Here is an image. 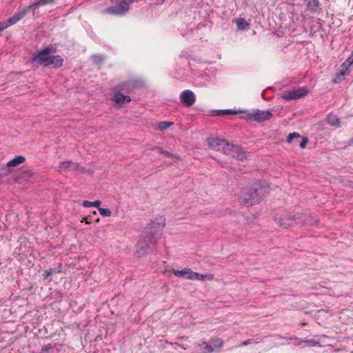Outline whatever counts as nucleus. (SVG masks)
<instances>
[{"mask_svg":"<svg viewBox=\"0 0 353 353\" xmlns=\"http://www.w3.org/2000/svg\"><path fill=\"white\" fill-rule=\"evenodd\" d=\"M245 119L252 121L261 123L272 117V113L269 110H252L245 112Z\"/></svg>","mask_w":353,"mask_h":353,"instance_id":"4","label":"nucleus"},{"mask_svg":"<svg viewBox=\"0 0 353 353\" xmlns=\"http://www.w3.org/2000/svg\"><path fill=\"white\" fill-rule=\"evenodd\" d=\"M353 66V52L350 56L341 64V70L339 73L336 74V78L334 79V82L336 83L341 81L342 77L347 75L350 72V68Z\"/></svg>","mask_w":353,"mask_h":353,"instance_id":"7","label":"nucleus"},{"mask_svg":"<svg viewBox=\"0 0 353 353\" xmlns=\"http://www.w3.org/2000/svg\"><path fill=\"white\" fill-rule=\"evenodd\" d=\"M252 343L251 339L243 341L239 346H245L251 344Z\"/></svg>","mask_w":353,"mask_h":353,"instance_id":"38","label":"nucleus"},{"mask_svg":"<svg viewBox=\"0 0 353 353\" xmlns=\"http://www.w3.org/2000/svg\"><path fill=\"white\" fill-rule=\"evenodd\" d=\"M200 281H212L214 279V275L212 274H200Z\"/></svg>","mask_w":353,"mask_h":353,"instance_id":"31","label":"nucleus"},{"mask_svg":"<svg viewBox=\"0 0 353 353\" xmlns=\"http://www.w3.org/2000/svg\"><path fill=\"white\" fill-rule=\"evenodd\" d=\"M98 210L101 216H110L111 215V211L108 208H102L100 206L98 208Z\"/></svg>","mask_w":353,"mask_h":353,"instance_id":"29","label":"nucleus"},{"mask_svg":"<svg viewBox=\"0 0 353 353\" xmlns=\"http://www.w3.org/2000/svg\"><path fill=\"white\" fill-rule=\"evenodd\" d=\"M101 205V201L99 200H97L95 201H84L83 202V205L85 208H90L92 206H94L97 208H99Z\"/></svg>","mask_w":353,"mask_h":353,"instance_id":"27","label":"nucleus"},{"mask_svg":"<svg viewBox=\"0 0 353 353\" xmlns=\"http://www.w3.org/2000/svg\"><path fill=\"white\" fill-rule=\"evenodd\" d=\"M308 92L304 87L299 88L291 90H285L283 92L281 97L286 101H292L301 99Z\"/></svg>","mask_w":353,"mask_h":353,"instance_id":"6","label":"nucleus"},{"mask_svg":"<svg viewBox=\"0 0 353 353\" xmlns=\"http://www.w3.org/2000/svg\"><path fill=\"white\" fill-rule=\"evenodd\" d=\"M158 149L160 150V152L161 154H163L164 156L168 157H173V154L171 152H170L169 151L164 150L162 148H158Z\"/></svg>","mask_w":353,"mask_h":353,"instance_id":"34","label":"nucleus"},{"mask_svg":"<svg viewBox=\"0 0 353 353\" xmlns=\"http://www.w3.org/2000/svg\"><path fill=\"white\" fill-rule=\"evenodd\" d=\"M56 0H37L35 2L30 4L28 8L34 12L37 10L40 6H44L48 4L53 3Z\"/></svg>","mask_w":353,"mask_h":353,"instance_id":"19","label":"nucleus"},{"mask_svg":"<svg viewBox=\"0 0 353 353\" xmlns=\"http://www.w3.org/2000/svg\"><path fill=\"white\" fill-rule=\"evenodd\" d=\"M165 225L163 216H158L144 230V234L137 244V252L144 254L157 243Z\"/></svg>","mask_w":353,"mask_h":353,"instance_id":"1","label":"nucleus"},{"mask_svg":"<svg viewBox=\"0 0 353 353\" xmlns=\"http://www.w3.org/2000/svg\"><path fill=\"white\" fill-rule=\"evenodd\" d=\"M301 216H299V213H296L294 215H288L284 217L279 216L275 218V221L279 226L288 229L289 228L294 227L299 225V220Z\"/></svg>","mask_w":353,"mask_h":353,"instance_id":"5","label":"nucleus"},{"mask_svg":"<svg viewBox=\"0 0 353 353\" xmlns=\"http://www.w3.org/2000/svg\"><path fill=\"white\" fill-rule=\"evenodd\" d=\"M52 52V48L46 47L41 51L36 53L32 58V63H37L44 67L48 57H49L50 52Z\"/></svg>","mask_w":353,"mask_h":353,"instance_id":"9","label":"nucleus"},{"mask_svg":"<svg viewBox=\"0 0 353 353\" xmlns=\"http://www.w3.org/2000/svg\"><path fill=\"white\" fill-rule=\"evenodd\" d=\"M130 85V82H125V83H122L121 85V89L124 90H125V86L126 87H129Z\"/></svg>","mask_w":353,"mask_h":353,"instance_id":"39","label":"nucleus"},{"mask_svg":"<svg viewBox=\"0 0 353 353\" xmlns=\"http://www.w3.org/2000/svg\"><path fill=\"white\" fill-rule=\"evenodd\" d=\"M299 216H301V219L299 220V225H314L317 223L316 219L312 216L311 214H300Z\"/></svg>","mask_w":353,"mask_h":353,"instance_id":"16","label":"nucleus"},{"mask_svg":"<svg viewBox=\"0 0 353 353\" xmlns=\"http://www.w3.org/2000/svg\"><path fill=\"white\" fill-rule=\"evenodd\" d=\"M26 159L23 156H17L7 163L9 167H16L25 161Z\"/></svg>","mask_w":353,"mask_h":353,"instance_id":"22","label":"nucleus"},{"mask_svg":"<svg viewBox=\"0 0 353 353\" xmlns=\"http://www.w3.org/2000/svg\"><path fill=\"white\" fill-rule=\"evenodd\" d=\"M92 60L93 61L94 63L97 64H100L103 61L104 57L99 54H94L92 57Z\"/></svg>","mask_w":353,"mask_h":353,"instance_id":"30","label":"nucleus"},{"mask_svg":"<svg viewBox=\"0 0 353 353\" xmlns=\"http://www.w3.org/2000/svg\"><path fill=\"white\" fill-rule=\"evenodd\" d=\"M327 123L332 126H336V127L340 126V119L334 114H330L327 117Z\"/></svg>","mask_w":353,"mask_h":353,"instance_id":"23","label":"nucleus"},{"mask_svg":"<svg viewBox=\"0 0 353 353\" xmlns=\"http://www.w3.org/2000/svg\"><path fill=\"white\" fill-rule=\"evenodd\" d=\"M79 168L80 166L79 165V164L73 163L70 161L61 162L59 165V168L61 171L64 172L77 170L79 169Z\"/></svg>","mask_w":353,"mask_h":353,"instance_id":"17","label":"nucleus"},{"mask_svg":"<svg viewBox=\"0 0 353 353\" xmlns=\"http://www.w3.org/2000/svg\"><path fill=\"white\" fill-rule=\"evenodd\" d=\"M63 59L59 55H50L48 57L46 64H44V67H52L54 68H58L63 65Z\"/></svg>","mask_w":353,"mask_h":353,"instance_id":"13","label":"nucleus"},{"mask_svg":"<svg viewBox=\"0 0 353 353\" xmlns=\"http://www.w3.org/2000/svg\"><path fill=\"white\" fill-rule=\"evenodd\" d=\"M30 10L28 8V6L19 8L18 11L12 17L8 18L6 21H4L6 24L8 25V28L22 19L26 14L30 12Z\"/></svg>","mask_w":353,"mask_h":353,"instance_id":"10","label":"nucleus"},{"mask_svg":"<svg viewBox=\"0 0 353 353\" xmlns=\"http://www.w3.org/2000/svg\"><path fill=\"white\" fill-rule=\"evenodd\" d=\"M234 157H236L240 160H243L245 158V152L242 150L241 147L239 151H238V152H236V154L234 155Z\"/></svg>","mask_w":353,"mask_h":353,"instance_id":"33","label":"nucleus"},{"mask_svg":"<svg viewBox=\"0 0 353 353\" xmlns=\"http://www.w3.org/2000/svg\"><path fill=\"white\" fill-rule=\"evenodd\" d=\"M83 220L86 222V223H90V222L88 220V218H83V220H82V221H83Z\"/></svg>","mask_w":353,"mask_h":353,"instance_id":"42","label":"nucleus"},{"mask_svg":"<svg viewBox=\"0 0 353 353\" xmlns=\"http://www.w3.org/2000/svg\"><path fill=\"white\" fill-rule=\"evenodd\" d=\"M348 144L350 145H353V137L348 142Z\"/></svg>","mask_w":353,"mask_h":353,"instance_id":"41","label":"nucleus"},{"mask_svg":"<svg viewBox=\"0 0 353 353\" xmlns=\"http://www.w3.org/2000/svg\"><path fill=\"white\" fill-rule=\"evenodd\" d=\"M61 272V265L59 264L57 268H50L49 270H46L43 276H44L45 279H47L51 274L60 273Z\"/></svg>","mask_w":353,"mask_h":353,"instance_id":"25","label":"nucleus"},{"mask_svg":"<svg viewBox=\"0 0 353 353\" xmlns=\"http://www.w3.org/2000/svg\"><path fill=\"white\" fill-rule=\"evenodd\" d=\"M8 28V25L6 24L5 21L0 22V32Z\"/></svg>","mask_w":353,"mask_h":353,"instance_id":"36","label":"nucleus"},{"mask_svg":"<svg viewBox=\"0 0 353 353\" xmlns=\"http://www.w3.org/2000/svg\"><path fill=\"white\" fill-rule=\"evenodd\" d=\"M236 26L239 30H245L249 29L250 24L243 18H239L236 21Z\"/></svg>","mask_w":353,"mask_h":353,"instance_id":"24","label":"nucleus"},{"mask_svg":"<svg viewBox=\"0 0 353 353\" xmlns=\"http://www.w3.org/2000/svg\"><path fill=\"white\" fill-rule=\"evenodd\" d=\"M206 141L209 147L215 150H221L223 143H224V139L208 138Z\"/></svg>","mask_w":353,"mask_h":353,"instance_id":"18","label":"nucleus"},{"mask_svg":"<svg viewBox=\"0 0 353 353\" xmlns=\"http://www.w3.org/2000/svg\"><path fill=\"white\" fill-rule=\"evenodd\" d=\"M114 100L117 104L121 105L124 103H129L131 98L129 95H124L119 91L114 93Z\"/></svg>","mask_w":353,"mask_h":353,"instance_id":"20","label":"nucleus"},{"mask_svg":"<svg viewBox=\"0 0 353 353\" xmlns=\"http://www.w3.org/2000/svg\"><path fill=\"white\" fill-rule=\"evenodd\" d=\"M307 342V343H309V345H311V346H316V345H319V342H318V341H316V340H314V339L308 340Z\"/></svg>","mask_w":353,"mask_h":353,"instance_id":"35","label":"nucleus"},{"mask_svg":"<svg viewBox=\"0 0 353 353\" xmlns=\"http://www.w3.org/2000/svg\"><path fill=\"white\" fill-rule=\"evenodd\" d=\"M40 353H48L47 350H43Z\"/></svg>","mask_w":353,"mask_h":353,"instance_id":"43","label":"nucleus"},{"mask_svg":"<svg viewBox=\"0 0 353 353\" xmlns=\"http://www.w3.org/2000/svg\"><path fill=\"white\" fill-rule=\"evenodd\" d=\"M306 10L311 13H317L321 10L319 0H305Z\"/></svg>","mask_w":353,"mask_h":353,"instance_id":"15","label":"nucleus"},{"mask_svg":"<svg viewBox=\"0 0 353 353\" xmlns=\"http://www.w3.org/2000/svg\"><path fill=\"white\" fill-rule=\"evenodd\" d=\"M181 102L187 107L192 105L196 101V96L190 90H183L180 94Z\"/></svg>","mask_w":353,"mask_h":353,"instance_id":"12","label":"nucleus"},{"mask_svg":"<svg viewBox=\"0 0 353 353\" xmlns=\"http://www.w3.org/2000/svg\"><path fill=\"white\" fill-rule=\"evenodd\" d=\"M211 112H212V116H218V117H221V116H224V115H232V114H236V111L231 110V109L214 110H212Z\"/></svg>","mask_w":353,"mask_h":353,"instance_id":"21","label":"nucleus"},{"mask_svg":"<svg viewBox=\"0 0 353 353\" xmlns=\"http://www.w3.org/2000/svg\"><path fill=\"white\" fill-rule=\"evenodd\" d=\"M172 272L177 277L192 280H199V273L192 271L190 269L185 268L182 270L172 269Z\"/></svg>","mask_w":353,"mask_h":353,"instance_id":"11","label":"nucleus"},{"mask_svg":"<svg viewBox=\"0 0 353 353\" xmlns=\"http://www.w3.org/2000/svg\"><path fill=\"white\" fill-rule=\"evenodd\" d=\"M300 139H301V141H300V143H299V145L301 149H305L306 148V145H307L309 140L307 137H301V138H300Z\"/></svg>","mask_w":353,"mask_h":353,"instance_id":"32","label":"nucleus"},{"mask_svg":"<svg viewBox=\"0 0 353 353\" xmlns=\"http://www.w3.org/2000/svg\"><path fill=\"white\" fill-rule=\"evenodd\" d=\"M202 345L205 350L203 353H212L223 347V341L219 338H211L208 342L203 341Z\"/></svg>","mask_w":353,"mask_h":353,"instance_id":"8","label":"nucleus"},{"mask_svg":"<svg viewBox=\"0 0 353 353\" xmlns=\"http://www.w3.org/2000/svg\"><path fill=\"white\" fill-rule=\"evenodd\" d=\"M300 138H301V136L299 133L298 132H292V133H290L288 137H287V139H286V141L287 143H293L294 142V139H300Z\"/></svg>","mask_w":353,"mask_h":353,"instance_id":"26","label":"nucleus"},{"mask_svg":"<svg viewBox=\"0 0 353 353\" xmlns=\"http://www.w3.org/2000/svg\"><path fill=\"white\" fill-rule=\"evenodd\" d=\"M172 123L169 121H161L159 122L157 128L160 130H164L168 129L172 125Z\"/></svg>","mask_w":353,"mask_h":353,"instance_id":"28","label":"nucleus"},{"mask_svg":"<svg viewBox=\"0 0 353 353\" xmlns=\"http://www.w3.org/2000/svg\"><path fill=\"white\" fill-rule=\"evenodd\" d=\"M239 145L230 143L224 139V143H223L221 149L224 154L234 157V155L238 152V151H239Z\"/></svg>","mask_w":353,"mask_h":353,"instance_id":"14","label":"nucleus"},{"mask_svg":"<svg viewBox=\"0 0 353 353\" xmlns=\"http://www.w3.org/2000/svg\"><path fill=\"white\" fill-rule=\"evenodd\" d=\"M268 188L263 182H257L243 188L239 193V200L246 206L259 203L265 196Z\"/></svg>","mask_w":353,"mask_h":353,"instance_id":"2","label":"nucleus"},{"mask_svg":"<svg viewBox=\"0 0 353 353\" xmlns=\"http://www.w3.org/2000/svg\"><path fill=\"white\" fill-rule=\"evenodd\" d=\"M197 32V30H195ZM194 34V31L192 29L188 30V31L185 33V36L188 38L189 34ZM197 32L195 33V37L196 38Z\"/></svg>","mask_w":353,"mask_h":353,"instance_id":"37","label":"nucleus"},{"mask_svg":"<svg viewBox=\"0 0 353 353\" xmlns=\"http://www.w3.org/2000/svg\"><path fill=\"white\" fill-rule=\"evenodd\" d=\"M301 139H294V144L296 145H299V143H300Z\"/></svg>","mask_w":353,"mask_h":353,"instance_id":"40","label":"nucleus"},{"mask_svg":"<svg viewBox=\"0 0 353 353\" xmlns=\"http://www.w3.org/2000/svg\"><path fill=\"white\" fill-rule=\"evenodd\" d=\"M140 0H111L114 4L112 6L106 8L103 12L110 14L122 16L128 12L130 5L134 1H139Z\"/></svg>","mask_w":353,"mask_h":353,"instance_id":"3","label":"nucleus"}]
</instances>
